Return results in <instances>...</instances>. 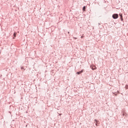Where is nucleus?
<instances>
[{"mask_svg": "<svg viewBox=\"0 0 128 128\" xmlns=\"http://www.w3.org/2000/svg\"><path fill=\"white\" fill-rule=\"evenodd\" d=\"M74 38V40H76V38Z\"/></svg>", "mask_w": 128, "mask_h": 128, "instance_id": "6e6552de", "label": "nucleus"}, {"mask_svg": "<svg viewBox=\"0 0 128 128\" xmlns=\"http://www.w3.org/2000/svg\"><path fill=\"white\" fill-rule=\"evenodd\" d=\"M90 68L93 70L96 69V67L95 66H90Z\"/></svg>", "mask_w": 128, "mask_h": 128, "instance_id": "f03ea898", "label": "nucleus"}, {"mask_svg": "<svg viewBox=\"0 0 128 128\" xmlns=\"http://www.w3.org/2000/svg\"><path fill=\"white\" fill-rule=\"evenodd\" d=\"M84 38V36H81V38Z\"/></svg>", "mask_w": 128, "mask_h": 128, "instance_id": "0eeeda50", "label": "nucleus"}, {"mask_svg": "<svg viewBox=\"0 0 128 128\" xmlns=\"http://www.w3.org/2000/svg\"><path fill=\"white\" fill-rule=\"evenodd\" d=\"M83 10L84 12V11H86V6H84L83 7Z\"/></svg>", "mask_w": 128, "mask_h": 128, "instance_id": "39448f33", "label": "nucleus"}, {"mask_svg": "<svg viewBox=\"0 0 128 128\" xmlns=\"http://www.w3.org/2000/svg\"><path fill=\"white\" fill-rule=\"evenodd\" d=\"M112 18H113L116 20V19L118 18V14H114L112 15Z\"/></svg>", "mask_w": 128, "mask_h": 128, "instance_id": "f257e3e1", "label": "nucleus"}, {"mask_svg": "<svg viewBox=\"0 0 128 128\" xmlns=\"http://www.w3.org/2000/svg\"><path fill=\"white\" fill-rule=\"evenodd\" d=\"M82 72H84V70H82L80 72H78L77 74H82Z\"/></svg>", "mask_w": 128, "mask_h": 128, "instance_id": "20e7f679", "label": "nucleus"}, {"mask_svg": "<svg viewBox=\"0 0 128 128\" xmlns=\"http://www.w3.org/2000/svg\"><path fill=\"white\" fill-rule=\"evenodd\" d=\"M13 39L14 40L16 36V32H14Z\"/></svg>", "mask_w": 128, "mask_h": 128, "instance_id": "7ed1b4c3", "label": "nucleus"}, {"mask_svg": "<svg viewBox=\"0 0 128 128\" xmlns=\"http://www.w3.org/2000/svg\"><path fill=\"white\" fill-rule=\"evenodd\" d=\"M95 122H96V125L98 126V120H95Z\"/></svg>", "mask_w": 128, "mask_h": 128, "instance_id": "423d86ee", "label": "nucleus"}]
</instances>
